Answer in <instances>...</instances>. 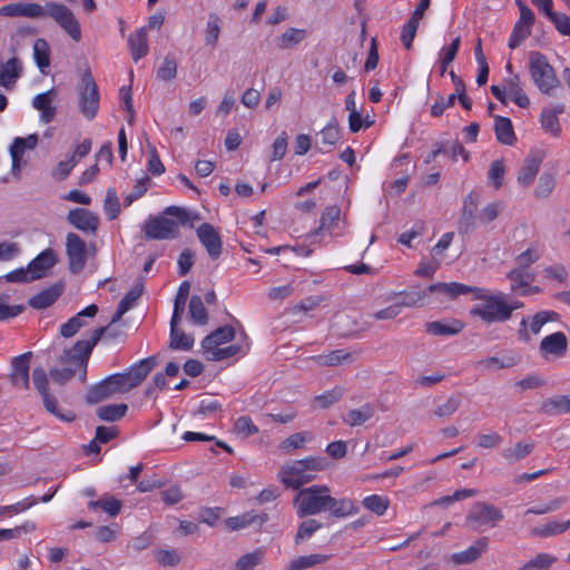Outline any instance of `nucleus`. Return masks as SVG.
Masks as SVG:
<instances>
[{"label": "nucleus", "mask_w": 570, "mask_h": 570, "mask_svg": "<svg viewBox=\"0 0 570 570\" xmlns=\"http://www.w3.org/2000/svg\"><path fill=\"white\" fill-rule=\"evenodd\" d=\"M264 559V552L262 550H255L254 552L242 556L235 566V570H253Z\"/></svg>", "instance_id": "338daca9"}, {"label": "nucleus", "mask_w": 570, "mask_h": 570, "mask_svg": "<svg viewBox=\"0 0 570 570\" xmlns=\"http://www.w3.org/2000/svg\"><path fill=\"white\" fill-rule=\"evenodd\" d=\"M147 239H175L179 235V224L165 216H150L142 226Z\"/></svg>", "instance_id": "9d476101"}, {"label": "nucleus", "mask_w": 570, "mask_h": 570, "mask_svg": "<svg viewBox=\"0 0 570 570\" xmlns=\"http://www.w3.org/2000/svg\"><path fill=\"white\" fill-rule=\"evenodd\" d=\"M541 160L537 157H527L518 175V183L528 187L540 169Z\"/></svg>", "instance_id": "ea45409f"}, {"label": "nucleus", "mask_w": 570, "mask_h": 570, "mask_svg": "<svg viewBox=\"0 0 570 570\" xmlns=\"http://www.w3.org/2000/svg\"><path fill=\"white\" fill-rule=\"evenodd\" d=\"M220 35V18L216 13H209L206 29H205V43L206 46H216Z\"/></svg>", "instance_id": "3c124183"}, {"label": "nucleus", "mask_w": 570, "mask_h": 570, "mask_svg": "<svg viewBox=\"0 0 570 570\" xmlns=\"http://www.w3.org/2000/svg\"><path fill=\"white\" fill-rule=\"evenodd\" d=\"M57 255L53 249L47 248L33 258L28 267L31 273V279H39L45 277L48 272L56 265Z\"/></svg>", "instance_id": "6ab92c4d"}, {"label": "nucleus", "mask_w": 570, "mask_h": 570, "mask_svg": "<svg viewBox=\"0 0 570 570\" xmlns=\"http://www.w3.org/2000/svg\"><path fill=\"white\" fill-rule=\"evenodd\" d=\"M306 37L305 29L289 27L275 39V43L279 50H291L302 43Z\"/></svg>", "instance_id": "bb28decb"}, {"label": "nucleus", "mask_w": 570, "mask_h": 570, "mask_svg": "<svg viewBox=\"0 0 570 570\" xmlns=\"http://www.w3.org/2000/svg\"><path fill=\"white\" fill-rule=\"evenodd\" d=\"M188 312L191 317V320L198 324V325H206L208 322V314L204 306L203 299L197 296L193 295L189 305H188Z\"/></svg>", "instance_id": "8fccbe9b"}, {"label": "nucleus", "mask_w": 570, "mask_h": 570, "mask_svg": "<svg viewBox=\"0 0 570 570\" xmlns=\"http://www.w3.org/2000/svg\"><path fill=\"white\" fill-rule=\"evenodd\" d=\"M494 132L499 142L512 146L515 140V134L511 120L508 117L494 116Z\"/></svg>", "instance_id": "7c9ffc66"}, {"label": "nucleus", "mask_w": 570, "mask_h": 570, "mask_svg": "<svg viewBox=\"0 0 570 570\" xmlns=\"http://www.w3.org/2000/svg\"><path fill=\"white\" fill-rule=\"evenodd\" d=\"M235 337V330L230 325L218 327L202 341L205 351L219 347L222 344L230 342Z\"/></svg>", "instance_id": "c85d7f7f"}, {"label": "nucleus", "mask_w": 570, "mask_h": 570, "mask_svg": "<svg viewBox=\"0 0 570 570\" xmlns=\"http://www.w3.org/2000/svg\"><path fill=\"white\" fill-rule=\"evenodd\" d=\"M35 530L36 523L33 521H26L23 524L12 529H0V541L18 539L22 534L30 533Z\"/></svg>", "instance_id": "e2e57ef3"}, {"label": "nucleus", "mask_w": 570, "mask_h": 570, "mask_svg": "<svg viewBox=\"0 0 570 570\" xmlns=\"http://www.w3.org/2000/svg\"><path fill=\"white\" fill-rule=\"evenodd\" d=\"M569 528H570L569 520L566 522H559V521L553 520V521H549L548 523H546L543 525L533 528L531 530V534L533 537L548 538V537L561 534V533L566 532Z\"/></svg>", "instance_id": "a19ab883"}, {"label": "nucleus", "mask_w": 570, "mask_h": 570, "mask_svg": "<svg viewBox=\"0 0 570 570\" xmlns=\"http://www.w3.org/2000/svg\"><path fill=\"white\" fill-rule=\"evenodd\" d=\"M543 277L549 281H556L560 285H566L568 281V271L564 265L556 264L551 266H547L542 271Z\"/></svg>", "instance_id": "774afa93"}, {"label": "nucleus", "mask_w": 570, "mask_h": 570, "mask_svg": "<svg viewBox=\"0 0 570 570\" xmlns=\"http://www.w3.org/2000/svg\"><path fill=\"white\" fill-rule=\"evenodd\" d=\"M529 71L532 81L542 94L551 95L559 85V79L553 67L541 52H530Z\"/></svg>", "instance_id": "423d86ee"}, {"label": "nucleus", "mask_w": 570, "mask_h": 570, "mask_svg": "<svg viewBox=\"0 0 570 570\" xmlns=\"http://www.w3.org/2000/svg\"><path fill=\"white\" fill-rule=\"evenodd\" d=\"M180 320H170V348L189 351L194 346V337L178 328Z\"/></svg>", "instance_id": "c756f323"}, {"label": "nucleus", "mask_w": 570, "mask_h": 570, "mask_svg": "<svg viewBox=\"0 0 570 570\" xmlns=\"http://www.w3.org/2000/svg\"><path fill=\"white\" fill-rule=\"evenodd\" d=\"M115 394H122V392L120 391L116 376L111 374L88 389L86 401L89 404H98Z\"/></svg>", "instance_id": "ddd939ff"}, {"label": "nucleus", "mask_w": 570, "mask_h": 570, "mask_svg": "<svg viewBox=\"0 0 570 570\" xmlns=\"http://www.w3.org/2000/svg\"><path fill=\"white\" fill-rule=\"evenodd\" d=\"M177 61L173 55H167L157 70V77L161 80L169 81L176 78Z\"/></svg>", "instance_id": "0e129e2a"}, {"label": "nucleus", "mask_w": 570, "mask_h": 570, "mask_svg": "<svg viewBox=\"0 0 570 570\" xmlns=\"http://www.w3.org/2000/svg\"><path fill=\"white\" fill-rule=\"evenodd\" d=\"M128 46L134 61H138L149 52L146 27H141L128 37Z\"/></svg>", "instance_id": "393cba45"}, {"label": "nucleus", "mask_w": 570, "mask_h": 570, "mask_svg": "<svg viewBox=\"0 0 570 570\" xmlns=\"http://www.w3.org/2000/svg\"><path fill=\"white\" fill-rule=\"evenodd\" d=\"M63 286L55 284L29 299V305L36 309H43L51 306L62 294Z\"/></svg>", "instance_id": "a878e982"}, {"label": "nucleus", "mask_w": 570, "mask_h": 570, "mask_svg": "<svg viewBox=\"0 0 570 570\" xmlns=\"http://www.w3.org/2000/svg\"><path fill=\"white\" fill-rule=\"evenodd\" d=\"M541 410L547 414L569 413L570 396L561 395L549 399L542 403Z\"/></svg>", "instance_id": "de8ad7c7"}, {"label": "nucleus", "mask_w": 570, "mask_h": 570, "mask_svg": "<svg viewBox=\"0 0 570 570\" xmlns=\"http://www.w3.org/2000/svg\"><path fill=\"white\" fill-rule=\"evenodd\" d=\"M462 322L453 320L450 323L440 321L429 322L425 324V332L433 336H453L463 330Z\"/></svg>", "instance_id": "2f4dec72"}, {"label": "nucleus", "mask_w": 570, "mask_h": 570, "mask_svg": "<svg viewBox=\"0 0 570 570\" xmlns=\"http://www.w3.org/2000/svg\"><path fill=\"white\" fill-rule=\"evenodd\" d=\"M0 16L26 17L32 19L52 18L75 41L81 38V29L73 12L65 4L48 2L41 6L36 2H16L0 8Z\"/></svg>", "instance_id": "f03ea898"}, {"label": "nucleus", "mask_w": 570, "mask_h": 570, "mask_svg": "<svg viewBox=\"0 0 570 570\" xmlns=\"http://www.w3.org/2000/svg\"><path fill=\"white\" fill-rule=\"evenodd\" d=\"M535 20L533 11L529 7L521 8L519 20L515 22L509 38V47L517 48L531 35V27Z\"/></svg>", "instance_id": "4468645a"}, {"label": "nucleus", "mask_w": 570, "mask_h": 570, "mask_svg": "<svg viewBox=\"0 0 570 570\" xmlns=\"http://www.w3.org/2000/svg\"><path fill=\"white\" fill-rule=\"evenodd\" d=\"M504 515L503 512L493 504L487 502H475L469 510L465 522L476 532H483L497 527Z\"/></svg>", "instance_id": "0eeeda50"}, {"label": "nucleus", "mask_w": 570, "mask_h": 570, "mask_svg": "<svg viewBox=\"0 0 570 570\" xmlns=\"http://www.w3.org/2000/svg\"><path fill=\"white\" fill-rule=\"evenodd\" d=\"M375 413L374 406L370 403L364 404L360 409L350 410L344 416L343 422L350 426H360L373 417Z\"/></svg>", "instance_id": "e433bc0d"}, {"label": "nucleus", "mask_w": 570, "mask_h": 570, "mask_svg": "<svg viewBox=\"0 0 570 570\" xmlns=\"http://www.w3.org/2000/svg\"><path fill=\"white\" fill-rule=\"evenodd\" d=\"M268 515L266 513L257 514L255 512H247L240 517L230 518L228 521L229 527L233 530L243 529L250 524L262 525L267 522Z\"/></svg>", "instance_id": "79ce46f5"}, {"label": "nucleus", "mask_w": 570, "mask_h": 570, "mask_svg": "<svg viewBox=\"0 0 570 570\" xmlns=\"http://www.w3.org/2000/svg\"><path fill=\"white\" fill-rule=\"evenodd\" d=\"M98 313V306L91 304L71 317L68 322L61 325L60 334L63 337L73 336L81 327L86 325L85 317H94Z\"/></svg>", "instance_id": "4be33fe9"}, {"label": "nucleus", "mask_w": 570, "mask_h": 570, "mask_svg": "<svg viewBox=\"0 0 570 570\" xmlns=\"http://www.w3.org/2000/svg\"><path fill=\"white\" fill-rule=\"evenodd\" d=\"M564 111V105L557 104L552 107L544 108L540 116L542 128L553 136H559L561 127L558 116Z\"/></svg>", "instance_id": "cd10ccee"}, {"label": "nucleus", "mask_w": 570, "mask_h": 570, "mask_svg": "<svg viewBox=\"0 0 570 570\" xmlns=\"http://www.w3.org/2000/svg\"><path fill=\"white\" fill-rule=\"evenodd\" d=\"M66 255L68 257L70 272L72 274H79L85 268L87 262V246L78 234H67Z\"/></svg>", "instance_id": "9b49d317"}, {"label": "nucleus", "mask_w": 570, "mask_h": 570, "mask_svg": "<svg viewBox=\"0 0 570 570\" xmlns=\"http://www.w3.org/2000/svg\"><path fill=\"white\" fill-rule=\"evenodd\" d=\"M322 144L327 147H333L341 138L338 122L333 118L320 132Z\"/></svg>", "instance_id": "603ef678"}, {"label": "nucleus", "mask_w": 570, "mask_h": 570, "mask_svg": "<svg viewBox=\"0 0 570 570\" xmlns=\"http://www.w3.org/2000/svg\"><path fill=\"white\" fill-rule=\"evenodd\" d=\"M507 83L508 92L512 97L513 102L521 108H527L530 105V99L522 90L519 77L510 78Z\"/></svg>", "instance_id": "09e8293b"}, {"label": "nucleus", "mask_w": 570, "mask_h": 570, "mask_svg": "<svg viewBox=\"0 0 570 570\" xmlns=\"http://www.w3.org/2000/svg\"><path fill=\"white\" fill-rule=\"evenodd\" d=\"M107 327H98L92 331L89 340L78 341L71 348L65 350L60 362L66 365L62 368H51L49 374L58 384H66L77 373L83 383L87 380V365L95 345L99 342Z\"/></svg>", "instance_id": "7ed1b4c3"}, {"label": "nucleus", "mask_w": 570, "mask_h": 570, "mask_svg": "<svg viewBox=\"0 0 570 570\" xmlns=\"http://www.w3.org/2000/svg\"><path fill=\"white\" fill-rule=\"evenodd\" d=\"M326 466V459L307 456L283 464L277 478L286 489L297 490L298 492L304 484L314 481L317 473L324 471Z\"/></svg>", "instance_id": "20e7f679"}, {"label": "nucleus", "mask_w": 570, "mask_h": 570, "mask_svg": "<svg viewBox=\"0 0 570 570\" xmlns=\"http://www.w3.org/2000/svg\"><path fill=\"white\" fill-rule=\"evenodd\" d=\"M55 97V89H50L32 99V107L41 112L40 119L45 124L51 122L56 116V108L52 106Z\"/></svg>", "instance_id": "5701e85b"}, {"label": "nucleus", "mask_w": 570, "mask_h": 570, "mask_svg": "<svg viewBox=\"0 0 570 570\" xmlns=\"http://www.w3.org/2000/svg\"><path fill=\"white\" fill-rule=\"evenodd\" d=\"M247 350L248 346L244 347L238 344H233L226 347H213V350L205 351V353L210 361H223L237 354L246 353Z\"/></svg>", "instance_id": "49530a36"}, {"label": "nucleus", "mask_w": 570, "mask_h": 570, "mask_svg": "<svg viewBox=\"0 0 570 570\" xmlns=\"http://www.w3.org/2000/svg\"><path fill=\"white\" fill-rule=\"evenodd\" d=\"M128 406L125 403L108 404L97 409V415L101 421L115 422L122 419L127 413Z\"/></svg>", "instance_id": "c03bdc74"}, {"label": "nucleus", "mask_w": 570, "mask_h": 570, "mask_svg": "<svg viewBox=\"0 0 570 570\" xmlns=\"http://www.w3.org/2000/svg\"><path fill=\"white\" fill-rule=\"evenodd\" d=\"M568 347V338L564 333L556 332L550 335H547L542 338L539 353L544 360H550V357H562L564 356Z\"/></svg>", "instance_id": "2eb2a0df"}, {"label": "nucleus", "mask_w": 570, "mask_h": 570, "mask_svg": "<svg viewBox=\"0 0 570 570\" xmlns=\"http://www.w3.org/2000/svg\"><path fill=\"white\" fill-rule=\"evenodd\" d=\"M322 528V523L315 519H307L303 521L295 535V543L309 539L317 530Z\"/></svg>", "instance_id": "69168bd1"}, {"label": "nucleus", "mask_w": 570, "mask_h": 570, "mask_svg": "<svg viewBox=\"0 0 570 570\" xmlns=\"http://www.w3.org/2000/svg\"><path fill=\"white\" fill-rule=\"evenodd\" d=\"M38 144V136L36 134L29 135L26 138L17 137L11 147H10V156L12 159V173L16 174L20 170V161L23 157V154L28 149L36 148Z\"/></svg>", "instance_id": "412c9836"}, {"label": "nucleus", "mask_w": 570, "mask_h": 570, "mask_svg": "<svg viewBox=\"0 0 570 570\" xmlns=\"http://www.w3.org/2000/svg\"><path fill=\"white\" fill-rule=\"evenodd\" d=\"M45 409L62 422H72L76 415L72 411H60L58 400L50 393L41 395Z\"/></svg>", "instance_id": "37998d69"}, {"label": "nucleus", "mask_w": 570, "mask_h": 570, "mask_svg": "<svg viewBox=\"0 0 570 570\" xmlns=\"http://www.w3.org/2000/svg\"><path fill=\"white\" fill-rule=\"evenodd\" d=\"M473 298L481 302L470 309L472 316L481 318L487 324L509 321L508 301L503 293L492 294L487 288L478 287Z\"/></svg>", "instance_id": "39448f33"}, {"label": "nucleus", "mask_w": 570, "mask_h": 570, "mask_svg": "<svg viewBox=\"0 0 570 570\" xmlns=\"http://www.w3.org/2000/svg\"><path fill=\"white\" fill-rule=\"evenodd\" d=\"M517 364L513 356L500 358L498 356L485 357L478 362V367L482 370L509 368Z\"/></svg>", "instance_id": "6e6d98bb"}, {"label": "nucleus", "mask_w": 570, "mask_h": 570, "mask_svg": "<svg viewBox=\"0 0 570 570\" xmlns=\"http://www.w3.org/2000/svg\"><path fill=\"white\" fill-rule=\"evenodd\" d=\"M196 233L210 258L217 259L222 254V238L218 232L213 225L204 223L197 228Z\"/></svg>", "instance_id": "f3484780"}, {"label": "nucleus", "mask_w": 570, "mask_h": 570, "mask_svg": "<svg viewBox=\"0 0 570 570\" xmlns=\"http://www.w3.org/2000/svg\"><path fill=\"white\" fill-rule=\"evenodd\" d=\"M104 210L109 220L116 219L120 214V202L117 191L114 188H109L106 193Z\"/></svg>", "instance_id": "bf43d9fd"}, {"label": "nucleus", "mask_w": 570, "mask_h": 570, "mask_svg": "<svg viewBox=\"0 0 570 570\" xmlns=\"http://www.w3.org/2000/svg\"><path fill=\"white\" fill-rule=\"evenodd\" d=\"M312 358L320 366H337L354 361L353 354L344 350H334L328 354L316 355Z\"/></svg>", "instance_id": "473e14b6"}, {"label": "nucleus", "mask_w": 570, "mask_h": 570, "mask_svg": "<svg viewBox=\"0 0 570 570\" xmlns=\"http://www.w3.org/2000/svg\"><path fill=\"white\" fill-rule=\"evenodd\" d=\"M476 286H469L462 283H435L428 287V292L430 294L432 293H440L443 294L450 298H456L460 295H466V294H473L476 291Z\"/></svg>", "instance_id": "b1692460"}, {"label": "nucleus", "mask_w": 570, "mask_h": 570, "mask_svg": "<svg viewBox=\"0 0 570 570\" xmlns=\"http://www.w3.org/2000/svg\"><path fill=\"white\" fill-rule=\"evenodd\" d=\"M67 222L85 234L95 235L100 220L99 216L94 212L83 207H77L68 212Z\"/></svg>", "instance_id": "f8f14e48"}, {"label": "nucleus", "mask_w": 570, "mask_h": 570, "mask_svg": "<svg viewBox=\"0 0 570 570\" xmlns=\"http://www.w3.org/2000/svg\"><path fill=\"white\" fill-rule=\"evenodd\" d=\"M488 548L489 539L481 537L465 550L451 554L450 560L456 566L470 564L480 559L488 551Z\"/></svg>", "instance_id": "a211bd4d"}, {"label": "nucleus", "mask_w": 570, "mask_h": 570, "mask_svg": "<svg viewBox=\"0 0 570 570\" xmlns=\"http://www.w3.org/2000/svg\"><path fill=\"white\" fill-rule=\"evenodd\" d=\"M478 207V196L474 193H470L466 195L463 202V210L460 220L461 228H464L465 232L474 227L475 224V210Z\"/></svg>", "instance_id": "c9c22d12"}, {"label": "nucleus", "mask_w": 570, "mask_h": 570, "mask_svg": "<svg viewBox=\"0 0 570 570\" xmlns=\"http://www.w3.org/2000/svg\"><path fill=\"white\" fill-rule=\"evenodd\" d=\"M534 444L530 442H518L513 446L502 450L501 455L509 464H514L532 453Z\"/></svg>", "instance_id": "72a5a7b5"}, {"label": "nucleus", "mask_w": 570, "mask_h": 570, "mask_svg": "<svg viewBox=\"0 0 570 570\" xmlns=\"http://www.w3.org/2000/svg\"><path fill=\"white\" fill-rule=\"evenodd\" d=\"M461 403L460 395H451L442 404L438 405L433 413L438 417H449L459 410Z\"/></svg>", "instance_id": "13d9d810"}, {"label": "nucleus", "mask_w": 570, "mask_h": 570, "mask_svg": "<svg viewBox=\"0 0 570 570\" xmlns=\"http://www.w3.org/2000/svg\"><path fill=\"white\" fill-rule=\"evenodd\" d=\"M157 361L155 356H149L135 363L124 373H116V380L122 393L137 387L154 370Z\"/></svg>", "instance_id": "6e6552de"}, {"label": "nucleus", "mask_w": 570, "mask_h": 570, "mask_svg": "<svg viewBox=\"0 0 570 570\" xmlns=\"http://www.w3.org/2000/svg\"><path fill=\"white\" fill-rule=\"evenodd\" d=\"M312 439L313 434L311 432H297L286 438L282 442L281 448L286 452H292L293 450L296 449H303L305 446V443L311 441Z\"/></svg>", "instance_id": "864d4df0"}, {"label": "nucleus", "mask_w": 570, "mask_h": 570, "mask_svg": "<svg viewBox=\"0 0 570 570\" xmlns=\"http://www.w3.org/2000/svg\"><path fill=\"white\" fill-rule=\"evenodd\" d=\"M507 277L511 282V291L519 293L521 288L528 287L534 281L535 276L528 268H524V266H518L511 269L507 274Z\"/></svg>", "instance_id": "f704fd0d"}, {"label": "nucleus", "mask_w": 570, "mask_h": 570, "mask_svg": "<svg viewBox=\"0 0 570 570\" xmlns=\"http://www.w3.org/2000/svg\"><path fill=\"white\" fill-rule=\"evenodd\" d=\"M22 75V63L19 58L12 57L6 62L0 59V86L11 90Z\"/></svg>", "instance_id": "aec40b11"}, {"label": "nucleus", "mask_w": 570, "mask_h": 570, "mask_svg": "<svg viewBox=\"0 0 570 570\" xmlns=\"http://www.w3.org/2000/svg\"><path fill=\"white\" fill-rule=\"evenodd\" d=\"M362 504L368 511H371L377 515H383L390 505V501L385 497L372 494V495L365 497L362 501Z\"/></svg>", "instance_id": "5fc2aeb1"}, {"label": "nucleus", "mask_w": 570, "mask_h": 570, "mask_svg": "<svg viewBox=\"0 0 570 570\" xmlns=\"http://www.w3.org/2000/svg\"><path fill=\"white\" fill-rule=\"evenodd\" d=\"M33 58L42 73H46V68L50 65V48L48 42L39 38L33 43Z\"/></svg>", "instance_id": "a18cd8bd"}, {"label": "nucleus", "mask_w": 570, "mask_h": 570, "mask_svg": "<svg viewBox=\"0 0 570 570\" xmlns=\"http://www.w3.org/2000/svg\"><path fill=\"white\" fill-rule=\"evenodd\" d=\"M557 560V557L552 554L539 553L523 566L527 570H549Z\"/></svg>", "instance_id": "680f3d73"}, {"label": "nucleus", "mask_w": 570, "mask_h": 570, "mask_svg": "<svg viewBox=\"0 0 570 570\" xmlns=\"http://www.w3.org/2000/svg\"><path fill=\"white\" fill-rule=\"evenodd\" d=\"M78 105L81 114L88 120L94 119L99 109V92L90 73L82 77L81 83L78 88Z\"/></svg>", "instance_id": "1a4fd4ad"}, {"label": "nucleus", "mask_w": 570, "mask_h": 570, "mask_svg": "<svg viewBox=\"0 0 570 570\" xmlns=\"http://www.w3.org/2000/svg\"><path fill=\"white\" fill-rule=\"evenodd\" d=\"M293 505L298 518L331 512L337 519H344L358 512L354 501L350 498L336 499L325 484H314L299 490L293 498Z\"/></svg>", "instance_id": "f257e3e1"}, {"label": "nucleus", "mask_w": 570, "mask_h": 570, "mask_svg": "<svg viewBox=\"0 0 570 570\" xmlns=\"http://www.w3.org/2000/svg\"><path fill=\"white\" fill-rule=\"evenodd\" d=\"M121 507L122 502L109 494H105L99 500L88 503L90 510L101 509L109 517H117L121 511Z\"/></svg>", "instance_id": "58836bf2"}, {"label": "nucleus", "mask_w": 570, "mask_h": 570, "mask_svg": "<svg viewBox=\"0 0 570 570\" xmlns=\"http://www.w3.org/2000/svg\"><path fill=\"white\" fill-rule=\"evenodd\" d=\"M31 352L23 353L19 356L13 357L11 365L12 372L10 374V381L13 386L28 390L30 385L29 368Z\"/></svg>", "instance_id": "dca6fc26"}, {"label": "nucleus", "mask_w": 570, "mask_h": 570, "mask_svg": "<svg viewBox=\"0 0 570 570\" xmlns=\"http://www.w3.org/2000/svg\"><path fill=\"white\" fill-rule=\"evenodd\" d=\"M190 291V283L188 281H184L178 288L175 303H174V311L171 317L174 320H181V314L185 308L186 301L188 298Z\"/></svg>", "instance_id": "4d7b16f0"}, {"label": "nucleus", "mask_w": 570, "mask_h": 570, "mask_svg": "<svg viewBox=\"0 0 570 570\" xmlns=\"http://www.w3.org/2000/svg\"><path fill=\"white\" fill-rule=\"evenodd\" d=\"M343 395L344 389L342 386H335L332 390L315 396L314 402L317 403L320 407L327 409L337 403L343 397Z\"/></svg>", "instance_id": "052dcab7"}, {"label": "nucleus", "mask_w": 570, "mask_h": 570, "mask_svg": "<svg viewBox=\"0 0 570 570\" xmlns=\"http://www.w3.org/2000/svg\"><path fill=\"white\" fill-rule=\"evenodd\" d=\"M330 560L328 554L313 553L308 556L297 557L293 559L285 570H304L318 564H323Z\"/></svg>", "instance_id": "4c0bfd02"}]
</instances>
